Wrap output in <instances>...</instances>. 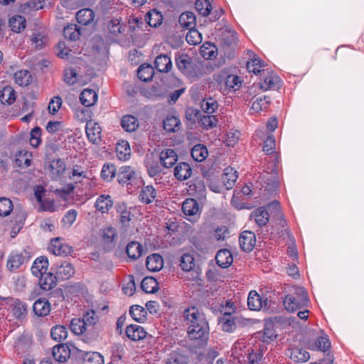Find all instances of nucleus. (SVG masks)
I'll return each instance as SVG.
<instances>
[{
	"instance_id": "nucleus-41",
	"label": "nucleus",
	"mask_w": 364,
	"mask_h": 364,
	"mask_svg": "<svg viewBox=\"0 0 364 364\" xmlns=\"http://www.w3.org/2000/svg\"><path fill=\"white\" fill-rule=\"evenodd\" d=\"M137 75L138 77L141 80L144 82H148L151 80L154 77V67L151 65L143 64L138 68Z\"/></svg>"
},
{
	"instance_id": "nucleus-45",
	"label": "nucleus",
	"mask_w": 364,
	"mask_h": 364,
	"mask_svg": "<svg viewBox=\"0 0 364 364\" xmlns=\"http://www.w3.org/2000/svg\"><path fill=\"white\" fill-rule=\"evenodd\" d=\"M180 119L174 116H168L163 122L164 129L168 132H176L180 128Z\"/></svg>"
},
{
	"instance_id": "nucleus-64",
	"label": "nucleus",
	"mask_w": 364,
	"mask_h": 364,
	"mask_svg": "<svg viewBox=\"0 0 364 364\" xmlns=\"http://www.w3.org/2000/svg\"><path fill=\"white\" fill-rule=\"evenodd\" d=\"M219 323L222 325V328L224 331L232 333L236 328V323L234 318H221L219 320Z\"/></svg>"
},
{
	"instance_id": "nucleus-5",
	"label": "nucleus",
	"mask_w": 364,
	"mask_h": 364,
	"mask_svg": "<svg viewBox=\"0 0 364 364\" xmlns=\"http://www.w3.org/2000/svg\"><path fill=\"white\" fill-rule=\"evenodd\" d=\"M73 356L77 359L83 360L84 364H103L104 359L100 353L97 352H85L74 348Z\"/></svg>"
},
{
	"instance_id": "nucleus-11",
	"label": "nucleus",
	"mask_w": 364,
	"mask_h": 364,
	"mask_svg": "<svg viewBox=\"0 0 364 364\" xmlns=\"http://www.w3.org/2000/svg\"><path fill=\"white\" fill-rule=\"evenodd\" d=\"M178 156L176 151L171 149L162 151L160 154L161 165L164 168L172 167L177 161Z\"/></svg>"
},
{
	"instance_id": "nucleus-28",
	"label": "nucleus",
	"mask_w": 364,
	"mask_h": 364,
	"mask_svg": "<svg viewBox=\"0 0 364 364\" xmlns=\"http://www.w3.org/2000/svg\"><path fill=\"white\" fill-rule=\"evenodd\" d=\"M50 168L55 180L63 176L65 171V164L61 159H53L50 164Z\"/></svg>"
},
{
	"instance_id": "nucleus-59",
	"label": "nucleus",
	"mask_w": 364,
	"mask_h": 364,
	"mask_svg": "<svg viewBox=\"0 0 364 364\" xmlns=\"http://www.w3.org/2000/svg\"><path fill=\"white\" fill-rule=\"evenodd\" d=\"M85 321L86 323V327L87 330L92 331L94 328V326L97 323L98 321V316L96 315V313L94 311H87L82 318Z\"/></svg>"
},
{
	"instance_id": "nucleus-31",
	"label": "nucleus",
	"mask_w": 364,
	"mask_h": 364,
	"mask_svg": "<svg viewBox=\"0 0 364 364\" xmlns=\"http://www.w3.org/2000/svg\"><path fill=\"white\" fill-rule=\"evenodd\" d=\"M156 197V191L152 186H146L142 188L139 193L141 202L149 204L154 200Z\"/></svg>"
},
{
	"instance_id": "nucleus-16",
	"label": "nucleus",
	"mask_w": 364,
	"mask_h": 364,
	"mask_svg": "<svg viewBox=\"0 0 364 364\" xmlns=\"http://www.w3.org/2000/svg\"><path fill=\"white\" fill-rule=\"evenodd\" d=\"M154 67L159 73H168L172 68L171 58L166 54L158 55L154 61Z\"/></svg>"
},
{
	"instance_id": "nucleus-61",
	"label": "nucleus",
	"mask_w": 364,
	"mask_h": 364,
	"mask_svg": "<svg viewBox=\"0 0 364 364\" xmlns=\"http://www.w3.org/2000/svg\"><path fill=\"white\" fill-rule=\"evenodd\" d=\"M116 171L113 164H105L101 171V177L106 181H110L116 176Z\"/></svg>"
},
{
	"instance_id": "nucleus-25",
	"label": "nucleus",
	"mask_w": 364,
	"mask_h": 364,
	"mask_svg": "<svg viewBox=\"0 0 364 364\" xmlns=\"http://www.w3.org/2000/svg\"><path fill=\"white\" fill-rule=\"evenodd\" d=\"M48 267V260L47 257H40L34 261L31 267V272L33 275L38 277L44 274V272H46Z\"/></svg>"
},
{
	"instance_id": "nucleus-21",
	"label": "nucleus",
	"mask_w": 364,
	"mask_h": 364,
	"mask_svg": "<svg viewBox=\"0 0 364 364\" xmlns=\"http://www.w3.org/2000/svg\"><path fill=\"white\" fill-rule=\"evenodd\" d=\"M127 336L132 341H139L146 337V332L144 328L136 324H131L126 328Z\"/></svg>"
},
{
	"instance_id": "nucleus-2",
	"label": "nucleus",
	"mask_w": 364,
	"mask_h": 364,
	"mask_svg": "<svg viewBox=\"0 0 364 364\" xmlns=\"http://www.w3.org/2000/svg\"><path fill=\"white\" fill-rule=\"evenodd\" d=\"M200 314L198 309L193 306L184 311V317L186 321L191 322L188 326V333L191 339L200 340L205 335V330L203 326L198 323Z\"/></svg>"
},
{
	"instance_id": "nucleus-46",
	"label": "nucleus",
	"mask_w": 364,
	"mask_h": 364,
	"mask_svg": "<svg viewBox=\"0 0 364 364\" xmlns=\"http://www.w3.org/2000/svg\"><path fill=\"white\" fill-rule=\"evenodd\" d=\"M31 154L26 150L18 151L16 154L15 163L18 167H28L31 165Z\"/></svg>"
},
{
	"instance_id": "nucleus-34",
	"label": "nucleus",
	"mask_w": 364,
	"mask_h": 364,
	"mask_svg": "<svg viewBox=\"0 0 364 364\" xmlns=\"http://www.w3.org/2000/svg\"><path fill=\"white\" fill-rule=\"evenodd\" d=\"M264 67V65L263 62L255 54H252L250 60L247 62V69L250 73L255 74L261 73L264 71V70L262 69Z\"/></svg>"
},
{
	"instance_id": "nucleus-13",
	"label": "nucleus",
	"mask_w": 364,
	"mask_h": 364,
	"mask_svg": "<svg viewBox=\"0 0 364 364\" xmlns=\"http://www.w3.org/2000/svg\"><path fill=\"white\" fill-rule=\"evenodd\" d=\"M39 277L38 284L40 287L45 291L52 289L57 284V277L51 272H44V274Z\"/></svg>"
},
{
	"instance_id": "nucleus-51",
	"label": "nucleus",
	"mask_w": 364,
	"mask_h": 364,
	"mask_svg": "<svg viewBox=\"0 0 364 364\" xmlns=\"http://www.w3.org/2000/svg\"><path fill=\"white\" fill-rule=\"evenodd\" d=\"M277 336L274 323L272 321H267L263 330V341L269 343L274 341Z\"/></svg>"
},
{
	"instance_id": "nucleus-35",
	"label": "nucleus",
	"mask_w": 364,
	"mask_h": 364,
	"mask_svg": "<svg viewBox=\"0 0 364 364\" xmlns=\"http://www.w3.org/2000/svg\"><path fill=\"white\" fill-rule=\"evenodd\" d=\"M80 100L84 106L88 107L96 102L97 100V95L92 90L85 89L81 92Z\"/></svg>"
},
{
	"instance_id": "nucleus-4",
	"label": "nucleus",
	"mask_w": 364,
	"mask_h": 364,
	"mask_svg": "<svg viewBox=\"0 0 364 364\" xmlns=\"http://www.w3.org/2000/svg\"><path fill=\"white\" fill-rule=\"evenodd\" d=\"M215 80L219 84L223 83L225 89L229 91H236L239 90L242 85V81L238 76L228 74L225 71L220 73V74L217 75Z\"/></svg>"
},
{
	"instance_id": "nucleus-23",
	"label": "nucleus",
	"mask_w": 364,
	"mask_h": 364,
	"mask_svg": "<svg viewBox=\"0 0 364 364\" xmlns=\"http://www.w3.org/2000/svg\"><path fill=\"white\" fill-rule=\"evenodd\" d=\"M135 178V172L130 166H122L117 173V181L120 184L130 183Z\"/></svg>"
},
{
	"instance_id": "nucleus-8",
	"label": "nucleus",
	"mask_w": 364,
	"mask_h": 364,
	"mask_svg": "<svg viewBox=\"0 0 364 364\" xmlns=\"http://www.w3.org/2000/svg\"><path fill=\"white\" fill-rule=\"evenodd\" d=\"M256 237L252 231H243L239 237V243L241 249L249 252L252 250L255 245Z\"/></svg>"
},
{
	"instance_id": "nucleus-55",
	"label": "nucleus",
	"mask_w": 364,
	"mask_h": 364,
	"mask_svg": "<svg viewBox=\"0 0 364 364\" xmlns=\"http://www.w3.org/2000/svg\"><path fill=\"white\" fill-rule=\"evenodd\" d=\"M220 36H221L222 41L224 43L228 46H232L237 43V38L236 33L234 31L229 29L228 27L222 31Z\"/></svg>"
},
{
	"instance_id": "nucleus-57",
	"label": "nucleus",
	"mask_w": 364,
	"mask_h": 364,
	"mask_svg": "<svg viewBox=\"0 0 364 364\" xmlns=\"http://www.w3.org/2000/svg\"><path fill=\"white\" fill-rule=\"evenodd\" d=\"M27 306L26 304L16 299L13 304V314L16 318L24 317L26 314Z\"/></svg>"
},
{
	"instance_id": "nucleus-50",
	"label": "nucleus",
	"mask_w": 364,
	"mask_h": 364,
	"mask_svg": "<svg viewBox=\"0 0 364 364\" xmlns=\"http://www.w3.org/2000/svg\"><path fill=\"white\" fill-rule=\"evenodd\" d=\"M129 314L136 321L143 323L146 318V311L141 306L134 305L129 309Z\"/></svg>"
},
{
	"instance_id": "nucleus-63",
	"label": "nucleus",
	"mask_w": 364,
	"mask_h": 364,
	"mask_svg": "<svg viewBox=\"0 0 364 364\" xmlns=\"http://www.w3.org/2000/svg\"><path fill=\"white\" fill-rule=\"evenodd\" d=\"M31 74L28 70H21L14 74L16 82L19 85H27L31 79Z\"/></svg>"
},
{
	"instance_id": "nucleus-22",
	"label": "nucleus",
	"mask_w": 364,
	"mask_h": 364,
	"mask_svg": "<svg viewBox=\"0 0 364 364\" xmlns=\"http://www.w3.org/2000/svg\"><path fill=\"white\" fill-rule=\"evenodd\" d=\"M289 356L296 363H305L310 358L309 353L299 347H294L289 349Z\"/></svg>"
},
{
	"instance_id": "nucleus-44",
	"label": "nucleus",
	"mask_w": 364,
	"mask_h": 364,
	"mask_svg": "<svg viewBox=\"0 0 364 364\" xmlns=\"http://www.w3.org/2000/svg\"><path fill=\"white\" fill-rule=\"evenodd\" d=\"M123 129L129 132H134L139 126L138 119L132 115L124 116L121 120Z\"/></svg>"
},
{
	"instance_id": "nucleus-3",
	"label": "nucleus",
	"mask_w": 364,
	"mask_h": 364,
	"mask_svg": "<svg viewBox=\"0 0 364 364\" xmlns=\"http://www.w3.org/2000/svg\"><path fill=\"white\" fill-rule=\"evenodd\" d=\"M179 266L182 270L191 273L190 279L196 281L199 287L203 286V280L200 278L201 269L196 267L193 256L188 253L183 255L179 259Z\"/></svg>"
},
{
	"instance_id": "nucleus-1",
	"label": "nucleus",
	"mask_w": 364,
	"mask_h": 364,
	"mask_svg": "<svg viewBox=\"0 0 364 364\" xmlns=\"http://www.w3.org/2000/svg\"><path fill=\"white\" fill-rule=\"evenodd\" d=\"M309 303L307 292L301 287H291L283 301L284 308L289 312L306 307Z\"/></svg>"
},
{
	"instance_id": "nucleus-43",
	"label": "nucleus",
	"mask_w": 364,
	"mask_h": 364,
	"mask_svg": "<svg viewBox=\"0 0 364 364\" xmlns=\"http://www.w3.org/2000/svg\"><path fill=\"white\" fill-rule=\"evenodd\" d=\"M117 237L116 230L113 228H107L102 231V242L107 245L108 250L114 246V240Z\"/></svg>"
},
{
	"instance_id": "nucleus-12",
	"label": "nucleus",
	"mask_w": 364,
	"mask_h": 364,
	"mask_svg": "<svg viewBox=\"0 0 364 364\" xmlns=\"http://www.w3.org/2000/svg\"><path fill=\"white\" fill-rule=\"evenodd\" d=\"M207 182L209 189L216 193H222L226 189L224 181L221 179V176L207 175Z\"/></svg>"
},
{
	"instance_id": "nucleus-15",
	"label": "nucleus",
	"mask_w": 364,
	"mask_h": 364,
	"mask_svg": "<svg viewBox=\"0 0 364 364\" xmlns=\"http://www.w3.org/2000/svg\"><path fill=\"white\" fill-rule=\"evenodd\" d=\"M185 117L187 121L191 124H198L203 127L205 124L203 118L205 115L198 109L188 107L186 110Z\"/></svg>"
},
{
	"instance_id": "nucleus-7",
	"label": "nucleus",
	"mask_w": 364,
	"mask_h": 364,
	"mask_svg": "<svg viewBox=\"0 0 364 364\" xmlns=\"http://www.w3.org/2000/svg\"><path fill=\"white\" fill-rule=\"evenodd\" d=\"M74 348L76 347L73 346V348L70 349L66 344L63 343L56 345L53 348V356L58 362H65L71 355H73Z\"/></svg>"
},
{
	"instance_id": "nucleus-38",
	"label": "nucleus",
	"mask_w": 364,
	"mask_h": 364,
	"mask_svg": "<svg viewBox=\"0 0 364 364\" xmlns=\"http://www.w3.org/2000/svg\"><path fill=\"white\" fill-rule=\"evenodd\" d=\"M141 288L146 293H155L159 289L157 281L152 277H144L141 282Z\"/></svg>"
},
{
	"instance_id": "nucleus-54",
	"label": "nucleus",
	"mask_w": 364,
	"mask_h": 364,
	"mask_svg": "<svg viewBox=\"0 0 364 364\" xmlns=\"http://www.w3.org/2000/svg\"><path fill=\"white\" fill-rule=\"evenodd\" d=\"M26 258L22 254H13L10 256L7 262V267L13 271L18 269L25 262Z\"/></svg>"
},
{
	"instance_id": "nucleus-40",
	"label": "nucleus",
	"mask_w": 364,
	"mask_h": 364,
	"mask_svg": "<svg viewBox=\"0 0 364 364\" xmlns=\"http://www.w3.org/2000/svg\"><path fill=\"white\" fill-rule=\"evenodd\" d=\"M75 273V269L73 265L67 262L62 263L56 268V274L62 279H70Z\"/></svg>"
},
{
	"instance_id": "nucleus-19",
	"label": "nucleus",
	"mask_w": 364,
	"mask_h": 364,
	"mask_svg": "<svg viewBox=\"0 0 364 364\" xmlns=\"http://www.w3.org/2000/svg\"><path fill=\"white\" fill-rule=\"evenodd\" d=\"M146 268L151 272H158L164 266L163 257L159 254H152L147 257L146 260Z\"/></svg>"
},
{
	"instance_id": "nucleus-10",
	"label": "nucleus",
	"mask_w": 364,
	"mask_h": 364,
	"mask_svg": "<svg viewBox=\"0 0 364 364\" xmlns=\"http://www.w3.org/2000/svg\"><path fill=\"white\" fill-rule=\"evenodd\" d=\"M50 250L54 255L59 256H67L73 252V247L62 243L59 237L51 240Z\"/></svg>"
},
{
	"instance_id": "nucleus-36",
	"label": "nucleus",
	"mask_w": 364,
	"mask_h": 364,
	"mask_svg": "<svg viewBox=\"0 0 364 364\" xmlns=\"http://www.w3.org/2000/svg\"><path fill=\"white\" fill-rule=\"evenodd\" d=\"M95 14L90 9H82L76 14V19L80 24L86 26L94 20Z\"/></svg>"
},
{
	"instance_id": "nucleus-58",
	"label": "nucleus",
	"mask_w": 364,
	"mask_h": 364,
	"mask_svg": "<svg viewBox=\"0 0 364 364\" xmlns=\"http://www.w3.org/2000/svg\"><path fill=\"white\" fill-rule=\"evenodd\" d=\"M193 28H188V32L186 34V41L189 44L197 45L202 41V34Z\"/></svg>"
},
{
	"instance_id": "nucleus-27",
	"label": "nucleus",
	"mask_w": 364,
	"mask_h": 364,
	"mask_svg": "<svg viewBox=\"0 0 364 364\" xmlns=\"http://www.w3.org/2000/svg\"><path fill=\"white\" fill-rule=\"evenodd\" d=\"M191 174V168L188 164L185 162L179 163L174 168V176L180 181L188 178Z\"/></svg>"
},
{
	"instance_id": "nucleus-6",
	"label": "nucleus",
	"mask_w": 364,
	"mask_h": 364,
	"mask_svg": "<svg viewBox=\"0 0 364 364\" xmlns=\"http://www.w3.org/2000/svg\"><path fill=\"white\" fill-rule=\"evenodd\" d=\"M247 306L252 311H259L262 309H267L269 302L267 299H263L256 291H251L247 298Z\"/></svg>"
},
{
	"instance_id": "nucleus-42",
	"label": "nucleus",
	"mask_w": 364,
	"mask_h": 364,
	"mask_svg": "<svg viewBox=\"0 0 364 364\" xmlns=\"http://www.w3.org/2000/svg\"><path fill=\"white\" fill-rule=\"evenodd\" d=\"M70 328L76 335H81L85 332H89L86 323L82 318H75L70 321Z\"/></svg>"
},
{
	"instance_id": "nucleus-56",
	"label": "nucleus",
	"mask_w": 364,
	"mask_h": 364,
	"mask_svg": "<svg viewBox=\"0 0 364 364\" xmlns=\"http://www.w3.org/2000/svg\"><path fill=\"white\" fill-rule=\"evenodd\" d=\"M280 80L276 75H269L266 77L263 82L260 83V88L264 90L274 89L278 87Z\"/></svg>"
},
{
	"instance_id": "nucleus-53",
	"label": "nucleus",
	"mask_w": 364,
	"mask_h": 364,
	"mask_svg": "<svg viewBox=\"0 0 364 364\" xmlns=\"http://www.w3.org/2000/svg\"><path fill=\"white\" fill-rule=\"evenodd\" d=\"M9 26L13 31L19 33L26 28V19L22 16H13L9 20Z\"/></svg>"
},
{
	"instance_id": "nucleus-39",
	"label": "nucleus",
	"mask_w": 364,
	"mask_h": 364,
	"mask_svg": "<svg viewBox=\"0 0 364 364\" xmlns=\"http://www.w3.org/2000/svg\"><path fill=\"white\" fill-rule=\"evenodd\" d=\"M81 32V27L76 24H70L64 28L63 35L65 38L75 41L80 38Z\"/></svg>"
},
{
	"instance_id": "nucleus-26",
	"label": "nucleus",
	"mask_w": 364,
	"mask_h": 364,
	"mask_svg": "<svg viewBox=\"0 0 364 364\" xmlns=\"http://www.w3.org/2000/svg\"><path fill=\"white\" fill-rule=\"evenodd\" d=\"M113 201L109 195H101L97 199L95 206L102 213H105L112 207Z\"/></svg>"
},
{
	"instance_id": "nucleus-20",
	"label": "nucleus",
	"mask_w": 364,
	"mask_h": 364,
	"mask_svg": "<svg viewBox=\"0 0 364 364\" xmlns=\"http://www.w3.org/2000/svg\"><path fill=\"white\" fill-rule=\"evenodd\" d=\"M250 219L254 220L258 226H264L269 221V213L266 208L260 207L251 213Z\"/></svg>"
},
{
	"instance_id": "nucleus-37",
	"label": "nucleus",
	"mask_w": 364,
	"mask_h": 364,
	"mask_svg": "<svg viewBox=\"0 0 364 364\" xmlns=\"http://www.w3.org/2000/svg\"><path fill=\"white\" fill-rule=\"evenodd\" d=\"M16 100V92L10 86H6L0 92V101L3 105H11Z\"/></svg>"
},
{
	"instance_id": "nucleus-14",
	"label": "nucleus",
	"mask_w": 364,
	"mask_h": 364,
	"mask_svg": "<svg viewBox=\"0 0 364 364\" xmlns=\"http://www.w3.org/2000/svg\"><path fill=\"white\" fill-rule=\"evenodd\" d=\"M215 259L217 264L222 268L230 267L233 261L232 253L227 249L218 250Z\"/></svg>"
},
{
	"instance_id": "nucleus-62",
	"label": "nucleus",
	"mask_w": 364,
	"mask_h": 364,
	"mask_svg": "<svg viewBox=\"0 0 364 364\" xmlns=\"http://www.w3.org/2000/svg\"><path fill=\"white\" fill-rule=\"evenodd\" d=\"M191 156L196 161H205V146L200 144L195 145L191 149Z\"/></svg>"
},
{
	"instance_id": "nucleus-49",
	"label": "nucleus",
	"mask_w": 364,
	"mask_h": 364,
	"mask_svg": "<svg viewBox=\"0 0 364 364\" xmlns=\"http://www.w3.org/2000/svg\"><path fill=\"white\" fill-rule=\"evenodd\" d=\"M126 26L121 24L120 20L117 18L110 19L107 23V29L109 32L114 36L122 33L125 30Z\"/></svg>"
},
{
	"instance_id": "nucleus-47",
	"label": "nucleus",
	"mask_w": 364,
	"mask_h": 364,
	"mask_svg": "<svg viewBox=\"0 0 364 364\" xmlns=\"http://www.w3.org/2000/svg\"><path fill=\"white\" fill-rule=\"evenodd\" d=\"M251 100L252 101L251 109L256 112L265 109L269 103L267 96L252 97Z\"/></svg>"
},
{
	"instance_id": "nucleus-18",
	"label": "nucleus",
	"mask_w": 364,
	"mask_h": 364,
	"mask_svg": "<svg viewBox=\"0 0 364 364\" xmlns=\"http://www.w3.org/2000/svg\"><path fill=\"white\" fill-rule=\"evenodd\" d=\"M237 171L232 167L228 166L224 169L221 175V179L224 181L227 190H230L235 186L237 179Z\"/></svg>"
},
{
	"instance_id": "nucleus-9",
	"label": "nucleus",
	"mask_w": 364,
	"mask_h": 364,
	"mask_svg": "<svg viewBox=\"0 0 364 364\" xmlns=\"http://www.w3.org/2000/svg\"><path fill=\"white\" fill-rule=\"evenodd\" d=\"M85 132L90 141L98 144L101 139L102 129L97 123L89 121L86 124Z\"/></svg>"
},
{
	"instance_id": "nucleus-17",
	"label": "nucleus",
	"mask_w": 364,
	"mask_h": 364,
	"mask_svg": "<svg viewBox=\"0 0 364 364\" xmlns=\"http://www.w3.org/2000/svg\"><path fill=\"white\" fill-rule=\"evenodd\" d=\"M33 311L38 316H46L50 311V304L46 298H40L34 302Z\"/></svg>"
},
{
	"instance_id": "nucleus-30",
	"label": "nucleus",
	"mask_w": 364,
	"mask_h": 364,
	"mask_svg": "<svg viewBox=\"0 0 364 364\" xmlns=\"http://www.w3.org/2000/svg\"><path fill=\"white\" fill-rule=\"evenodd\" d=\"M126 252L130 259L135 260L142 255L143 247L140 243L132 241L127 245Z\"/></svg>"
},
{
	"instance_id": "nucleus-48",
	"label": "nucleus",
	"mask_w": 364,
	"mask_h": 364,
	"mask_svg": "<svg viewBox=\"0 0 364 364\" xmlns=\"http://www.w3.org/2000/svg\"><path fill=\"white\" fill-rule=\"evenodd\" d=\"M191 58L188 55H181L176 58L178 68L183 73H188L192 68Z\"/></svg>"
},
{
	"instance_id": "nucleus-33",
	"label": "nucleus",
	"mask_w": 364,
	"mask_h": 364,
	"mask_svg": "<svg viewBox=\"0 0 364 364\" xmlns=\"http://www.w3.org/2000/svg\"><path fill=\"white\" fill-rule=\"evenodd\" d=\"M196 21V16L191 11L182 13L178 18L180 26L185 29L195 27Z\"/></svg>"
},
{
	"instance_id": "nucleus-29",
	"label": "nucleus",
	"mask_w": 364,
	"mask_h": 364,
	"mask_svg": "<svg viewBox=\"0 0 364 364\" xmlns=\"http://www.w3.org/2000/svg\"><path fill=\"white\" fill-rule=\"evenodd\" d=\"M163 21V16L161 12L156 9L151 10L145 16L146 25L156 28L160 26Z\"/></svg>"
},
{
	"instance_id": "nucleus-32",
	"label": "nucleus",
	"mask_w": 364,
	"mask_h": 364,
	"mask_svg": "<svg viewBox=\"0 0 364 364\" xmlns=\"http://www.w3.org/2000/svg\"><path fill=\"white\" fill-rule=\"evenodd\" d=\"M183 213L189 216H196L199 213V206L193 198L186 199L182 204Z\"/></svg>"
},
{
	"instance_id": "nucleus-24",
	"label": "nucleus",
	"mask_w": 364,
	"mask_h": 364,
	"mask_svg": "<svg viewBox=\"0 0 364 364\" xmlns=\"http://www.w3.org/2000/svg\"><path fill=\"white\" fill-rule=\"evenodd\" d=\"M218 114H206V132L210 129H214L211 140H216L218 136L220 134V125L218 124Z\"/></svg>"
},
{
	"instance_id": "nucleus-52",
	"label": "nucleus",
	"mask_w": 364,
	"mask_h": 364,
	"mask_svg": "<svg viewBox=\"0 0 364 364\" xmlns=\"http://www.w3.org/2000/svg\"><path fill=\"white\" fill-rule=\"evenodd\" d=\"M50 336L55 341L60 342L65 340L68 336L67 328L63 326H55L52 328Z\"/></svg>"
},
{
	"instance_id": "nucleus-60",
	"label": "nucleus",
	"mask_w": 364,
	"mask_h": 364,
	"mask_svg": "<svg viewBox=\"0 0 364 364\" xmlns=\"http://www.w3.org/2000/svg\"><path fill=\"white\" fill-rule=\"evenodd\" d=\"M331 347V343L328 338L326 336H321L318 338L314 344L311 346V350H319L323 352L326 351Z\"/></svg>"
}]
</instances>
